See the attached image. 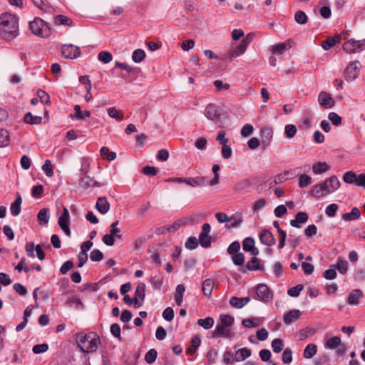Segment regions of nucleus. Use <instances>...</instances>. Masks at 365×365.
Segmentation results:
<instances>
[{
	"label": "nucleus",
	"mask_w": 365,
	"mask_h": 365,
	"mask_svg": "<svg viewBox=\"0 0 365 365\" xmlns=\"http://www.w3.org/2000/svg\"><path fill=\"white\" fill-rule=\"evenodd\" d=\"M19 35V18L10 13L0 15V36L10 41Z\"/></svg>",
	"instance_id": "1"
},
{
	"label": "nucleus",
	"mask_w": 365,
	"mask_h": 365,
	"mask_svg": "<svg viewBox=\"0 0 365 365\" xmlns=\"http://www.w3.org/2000/svg\"><path fill=\"white\" fill-rule=\"evenodd\" d=\"M76 343L83 353H93L98 349L100 338L94 332L78 334Z\"/></svg>",
	"instance_id": "2"
},
{
	"label": "nucleus",
	"mask_w": 365,
	"mask_h": 365,
	"mask_svg": "<svg viewBox=\"0 0 365 365\" xmlns=\"http://www.w3.org/2000/svg\"><path fill=\"white\" fill-rule=\"evenodd\" d=\"M29 29L33 34L43 38H47L51 34L49 26L38 17H36L33 21L29 23Z\"/></svg>",
	"instance_id": "3"
},
{
	"label": "nucleus",
	"mask_w": 365,
	"mask_h": 365,
	"mask_svg": "<svg viewBox=\"0 0 365 365\" xmlns=\"http://www.w3.org/2000/svg\"><path fill=\"white\" fill-rule=\"evenodd\" d=\"M340 187V182L336 175L327 178L324 182L320 183V190L323 195H329L336 191Z\"/></svg>",
	"instance_id": "4"
},
{
	"label": "nucleus",
	"mask_w": 365,
	"mask_h": 365,
	"mask_svg": "<svg viewBox=\"0 0 365 365\" xmlns=\"http://www.w3.org/2000/svg\"><path fill=\"white\" fill-rule=\"evenodd\" d=\"M205 115L207 119L211 120L216 124L222 123L221 116L222 114L215 104L210 103L207 105L205 110Z\"/></svg>",
	"instance_id": "5"
},
{
	"label": "nucleus",
	"mask_w": 365,
	"mask_h": 365,
	"mask_svg": "<svg viewBox=\"0 0 365 365\" xmlns=\"http://www.w3.org/2000/svg\"><path fill=\"white\" fill-rule=\"evenodd\" d=\"M273 294L269 288L265 284H259L256 287L255 299L263 302L272 300Z\"/></svg>",
	"instance_id": "6"
},
{
	"label": "nucleus",
	"mask_w": 365,
	"mask_h": 365,
	"mask_svg": "<svg viewBox=\"0 0 365 365\" xmlns=\"http://www.w3.org/2000/svg\"><path fill=\"white\" fill-rule=\"evenodd\" d=\"M58 224L66 235L70 237L71 234L69 227L70 214L68 210L66 207H63L62 213L58 220Z\"/></svg>",
	"instance_id": "7"
},
{
	"label": "nucleus",
	"mask_w": 365,
	"mask_h": 365,
	"mask_svg": "<svg viewBox=\"0 0 365 365\" xmlns=\"http://www.w3.org/2000/svg\"><path fill=\"white\" fill-rule=\"evenodd\" d=\"M358 65H360L359 61H355L346 66L344 71V76L346 81H352L357 78L360 71Z\"/></svg>",
	"instance_id": "8"
},
{
	"label": "nucleus",
	"mask_w": 365,
	"mask_h": 365,
	"mask_svg": "<svg viewBox=\"0 0 365 365\" xmlns=\"http://www.w3.org/2000/svg\"><path fill=\"white\" fill-rule=\"evenodd\" d=\"M61 53L66 58L74 59L80 56L81 50L78 46L73 44H66L61 48Z\"/></svg>",
	"instance_id": "9"
},
{
	"label": "nucleus",
	"mask_w": 365,
	"mask_h": 365,
	"mask_svg": "<svg viewBox=\"0 0 365 365\" xmlns=\"http://www.w3.org/2000/svg\"><path fill=\"white\" fill-rule=\"evenodd\" d=\"M185 180L184 183L192 187H205L210 185V180L207 177L204 176L185 178Z\"/></svg>",
	"instance_id": "10"
},
{
	"label": "nucleus",
	"mask_w": 365,
	"mask_h": 365,
	"mask_svg": "<svg viewBox=\"0 0 365 365\" xmlns=\"http://www.w3.org/2000/svg\"><path fill=\"white\" fill-rule=\"evenodd\" d=\"M318 101L324 108H331L334 106V101L331 95L325 91H321L318 96Z\"/></svg>",
	"instance_id": "11"
},
{
	"label": "nucleus",
	"mask_w": 365,
	"mask_h": 365,
	"mask_svg": "<svg viewBox=\"0 0 365 365\" xmlns=\"http://www.w3.org/2000/svg\"><path fill=\"white\" fill-rule=\"evenodd\" d=\"M259 238L261 243L264 245L272 246L275 244V238L269 230H262L259 235Z\"/></svg>",
	"instance_id": "12"
},
{
	"label": "nucleus",
	"mask_w": 365,
	"mask_h": 365,
	"mask_svg": "<svg viewBox=\"0 0 365 365\" xmlns=\"http://www.w3.org/2000/svg\"><path fill=\"white\" fill-rule=\"evenodd\" d=\"M79 185L84 189H88L91 187H102L106 185L104 182H100L94 180L93 178H91L88 175H85V177L82 178L79 180Z\"/></svg>",
	"instance_id": "13"
},
{
	"label": "nucleus",
	"mask_w": 365,
	"mask_h": 365,
	"mask_svg": "<svg viewBox=\"0 0 365 365\" xmlns=\"http://www.w3.org/2000/svg\"><path fill=\"white\" fill-rule=\"evenodd\" d=\"M212 336L213 338H231L232 336V333L230 329H227L226 327L217 323L215 330L212 333Z\"/></svg>",
	"instance_id": "14"
},
{
	"label": "nucleus",
	"mask_w": 365,
	"mask_h": 365,
	"mask_svg": "<svg viewBox=\"0 0 365 365\" xmlns=\"http://www.w3.org/2000/svg\"><path fill=\"white\" fill-rule=\"evenodd\" d=\"M301 314L302 312L297 309L291 310L287 313H284L283 315L284 323L286 325H289L291 323L297 321L299 319Z\"/></svg>",
	"instance_id": "15"
},
{
	"label": "nucleus",
	"mask_w": 365,
	"mask_h": 365,
	"mask_svg": "<svg viewBox=\"0 0 365 365\" xmlns=\"http://www.w3.org/2000/svg\"><path fill=\"white\" fill-rule=\"evenodd\" d=\"M96 210L103 215L106 214L110 209V203L106 197H100L96 204Z\"/></svg>",
	"instance_id": "16"
},
{
	"label": "nucleus",
	"mask_w": 365,
	"mask_h": 365,
	"mask_svg": "<svg viewBox=\"0 0 365 365\" xmlns=\"http://www.w3.org/2000/svg\"><path fill=\"white\" fill-rule=\"evenodd\" d=\"M262 143L264 148L269 146L273 136V130L270 128H263L261 129Z\"/></svg>",
	"instance_id": "17"
},
{
	"label": "nucleus",
	"mask_w": 365,
	"mask_h": 365,
	"mask_svg": "<svg viewBox=\"0 0 365 365\" xmlns=\"http://www.w3.org/2000/svg\"><path fill=\"white\" fill-rule=\"evenodd\" d=\"M250 301V298L249 297H232L230 299V304L236 309H241L245 305H246Z\"/></svg>",
	"instance_id": "18"
},
{
	"label": "nucleus",
	"mask_w": 365,
	"mask_h": 365,
	"mask_svg": "<svg viewBox=\"0 0 365 365\" xmlns=\"http://www.w3.org/2000/svg\"><path fill=\"white\" fill-rule=\"evenodd\" d=\"M75 113H71L69 117L72 119L85 120L91 116V112L88 110L82 111L79 105L74 106Z\"/></svg>",
	"instance_id": "19"
},
{
	"label": "nucleus",
	"mask_w": 365,
	"mask_h": 365,
	"mask_svg": "<svg viewBox=\"0 0 365 365\" xmlns=\"http://www.w3.org/2000/svg\"><path fill=\"white\" fill-rule=\"evenodd\" d=\"M291 40H288L286 42L274 44L272 46L271 51L274 54H282L291 48Z\"/></svg>",
	"instance_id": "20"
},
{
	"label": "nucleus",
	"mask_w": 365,
	"mask_h": 365,
	"mask_svg": "<svg viewBox=\"0 0 365 365\" xmlns=\"http://www.w3.org/2000/svg\"><path fill=\"white\" fill-rule=\"evenodd\" d=\"M214 280L210 278L205 279L202 284V291L205 296L210 297L214 288Z\"/></svg>",
	"instance_id": "21"
},
{
	"label": "nucleus",
	"mask_w": 365,
	"mask_h": 365,
	"mask_svg": "<svg viewBox=\"0 0 365 365\" xmlns=\"http://www.w3.org/2000/svg\"><path fill=\"white\" fill-rule=\"evenodd\" d=\"M362 297L363 292L361 289H354L349 293L347 302L351 305H356L359 304V299Z\"/></svg>",
	"instance_id": "22"
},
{
	"label": "nucleus",
	"mask_w": 365,
	"mask_h": 365,
	"mask_svg": "<svg viewBox=\"0 0 365 365\" xmlns=\"http://www.w3.org/2000/svg\"><path fill=\"white\" fill-rule=\"evenodd\" d=\"M22 202V198L19 193H17V196L16 200L13 203H11L10 207L11 214L16 217L19 215L21 212V205Z\"/></svg>",
	"instance_id": "23"
},
{
	"label": "nucleus",
	"mask_w": 365,
	"mask_h": 365,
	"mask_svg": "<svg viewBox=\"0 0 365 365\" xmlns=\"http://www.w3.org/2000/svg\"><path fill=\"white\" fill-rule=\"evenodd\" d=\"M248 46V44L243 40L241 41L239 45H237L234 50L231 51L228 56L230 57L239 56L244 53Z\"/></svg>",
	"instance_id": "24"
},
{
	"label": "nucleus",
	"mask_w": 365,
	"mask_h": 365,
	"mask_svg": "<svg viewBox=\"0 0 365 365\" xmlns=\"http://www.w3.org/2000/svg\"><path fill=\"white\" fill-rule=\"evenodd\" d=\"M188 223L187 217H183L181 219H178L173 222V225L167 226L165 227L166 231L168 232H173L178 230L182 225H185Z\"/></svg>",
	"instance_id": "25"
},
{
	"label": "nucleus",
	"mask_w": 365,
	"mask_h": 365,
	"mask_svg": "<svg viewBox=\"0 0 365 365\" xmlns=\"http://www.w3.org/2000/svg\"><path fill=\"white\" fill-rule=\"evenodd\" d=\"M34 4L40 9L41 10L44 11L45 12L51 14L54 11L53 8L46 1L44 0H31Z\"/></svg>",
	"instance_id": "26"
},
{
	"label": "nucleus",
	"mask_w": 365,
	"mask_h": 365,
	"mask_svg": "<svg viewBox=\"0 0 365 365\" xmlns=\"http://www.w3.org/2000/svg\"><path fill=\"white\" fill-rule=\"evenodd\" d=\"M341 41V36H330L328 37L324 41L322 42V46L323 49L327 51L334 46L336 43H339Z\"/></svg>",
	"instance_id": "27"
},
{
	"label": "nucleus",
	"mask_w": 365,
	"mask_h": 365,
	"mask_svg": "<svg viewBox=\"0 0 365 365\" xmlns=\"http://www.w3.org/2000/svg\"><path fill=\"white\" fill-rule=\"evenodd\" d=\"M361 216L359 210L354 207L351 209L350 212L344 213L342 215V219L345 221H351L359 219Z\"/></svg>",
	"instance_id": "28"
},
{
	"label": "nucleus",
	"mask_w": 365,
	"mask_h": 365,
	"mask_svg": "<svg viewBox=\"0 0 365 365\" xmlns=\"http://www.w3.org/2000/svg\"><path fill=\"white\" fill-rule=\"evenodd\" d=\"M185 291V287L183 284H178L176 287L175 293V301L178 306H181L183 302V294Z\"/></svg>",
	"instance_id": "29"
},
{
	"label": "nucleus",
	"mask_w": 365,
	"mask_h": 365,
	"mask_svg": "<svg viewBox=\"0 0 365 365\" xmlns=\"http://www.w3.org/2000/svg\"><path fill=\"white\" fill-rule=\"evenodd\" d=\"M24 121L30 125H38L42 122V117L35 115L34 116L31 112H28L25 114Z\"/></svg>",
	"instance_id": "30"
},
{
	"label": "nucleus",
	"mask_w": 365,
	"mask_h": 365,
	"mask_svg": "<svg viewBox=\"0 0 365 365\" xmlns=\"http://www.w3.org/2000/svg\"><path fill=\"white\" fill-rule=\"evenodd\" d=\"M246 269L250 271H262L264 269V267L263 266L260 265L257 257H252V259L247 263Z\"/></svg>",
	"instance_id": "31"
},
{
	"label": "nucleus",
	"mask_w": 365,
	"mask_h": 365,
	"mask_svg": "<svg viewBox=\"0 0 365 365\" xmlns=\"http://www.w3.org/2000/svg\"><path fill=\"white\" fill-rule=\"evenodd\" d=\"M251 350L246 347L240 349L236 351L235 361H244L247 358L250 357L251 356Z\"/></svg>",
	"instance_id": "32"
},
{
	"label": "nucleus",
	"mask_w": 365,
	"mask_h": 365,
	"mask_svg": "<svg viewBox=\"0 0 365 365\" xmlns=\"http://www.w3.org/2000/svg\"><path fill=\"white\" fill-rule=\"evenodd\" d=\"M329 170V166L325 162H317L312 166L313 173L315 174H322Z\"/></svg>",
	"instance_id": "33"
},
{
	"label": "nucleus",
	"mask_w": 365,
	"mask_h": 365,
	"mask_svg": "<svg viewBox=\"0 0 365 365\" xmlns=\"http://www.w3.org/2000/svg\"><path fill=\"white\" fill-rule=\"evenodd\" d=\"M56 25H66L71 26L73 25V20L64 15H57L54 19Z\"/></svg>",
	"instance_id": "34"
},
{
	"label": "nucleus",
	"mask_w": 365,
	"mask_h": 365,
	"mask_svg": "<svg viewBox=\"0 0 365 365\" xmlns=\"http://www.w3.org/2000/svg\"><path fill=\"white\" fill-rule=\"evenodd\" d=\"M234 317L229 314H221L218 319V323L227 328L231 327L234 324Z\"/></svg>",
	"instance_id": "35"
},
{
	"label": "nucleus",
	"mask_w": 365,
	"mask_h": 365,
	"mask_svg": "<svg viewBox=\"0 0 365 365\" xmlns=\"http://www.w3.org/2000/svg\"><path fill=\"white\" fill-rule=\"evenodd\" d=\"M192 344L187 349V354L189 355H193L196 352V349L200 346L201 340L197 336H195L192 339Z\"/></svg>",
	"instance_id": "36"
},
{
	"label": "nucleus",
	"mask_w": 365,
	"mask_h": 365,
	"mask_svg": "<svg viewBox=\"0 0 365 365\" xmlns=\"http://www.w3.org/2000/svg\"><path fill=\"white\" fill-rule=\"evenodd\" d=\"M317 351V346L314 344H309L304 349L303 356L306 359L312 358Z\"/></svg>",
	"instance_id": "37"
},
{
	"label": "nucleus",
	"mask_w": 365,
	"mask_h": 365,
	"mask_svg": "<svg viewBox=\"0 0 365 365\" xmlns=\"http://www.w3.org/2000/svg\"><path fill=\"white\" fill-rule=\"evenodd\" d=\"M335 269H338L341 274H345L347 271L348 262L341 257H338L336 264H332Z\"/></svg>",
	"instance_id": "38"
},
{
	"label": "nucleus",
	"mask_w": 365,
	"mask_h": 365,
	"mask_svg": "<svg viewBox=\"0 0 365 365\" xmlns=\"http://www.w3.org/2000/svg\"><path fill=\"white\" fill-rule=\"evenodd\" d=\"M100 153L102 158L108 161L114 160L116 158L115 153L110 151L107 147H102L100 150Z\"/></svg>",
	"instance_id": "39"
},
{
	"label": "nucleus",
	"mask_w": 365,
	"mask_h": 365,
	"mask_svg": "<svg viewBox=\"0 0 365 365\" xmlns=\"http://www.w3.org/2000/svg\"><path fill=\"white\" fill-rule=\"evenodd\" d=\"M49 209L43 208L38 213L37 217L40 224H47L49 220L48 215Z\"/></svg>",
	"instance_id": "40"
},
{
	"label": "nucleus",
	"mask_w": 365,
	"mask_h": 365,
	"mask_svg": "<svg viewBox=\"0 0 365 365\" xmlns=\"http://www.w3.org/2000/svg\"><path fill=\"white\" fill-rule=\"evenodd\" d=\"M9 133L6 129L0 130V148L6 147L9 144Z\"/></svg>",
	"instance_id": "41"
},
{
	"label": "nucleus",
	"mask_w": 365,
	"mask_h": 365,
	"mask_svg": "<svg viewBox=\"0 0 365 365\" xmlns=\"http://www.w3.org/2000/svg\"><path fill=\"white\" fill-rule=\"evenodd\" d=\"M197 324L205 329H209L214 325V319L210 317H207L205 319H200L197 320Z\"/></svg>",
	"instance_id": "42"
},
{
	"label": "nucleus",
	"mask_w": 365,
	"mask_h": 365,
	"mask_svg": "<svg viewBox=\"0 0 365 365\" xmlns=\"http://www.w3.org/2000/svg\"><path fill=\"white\" fill-rule=\"evenodd\" d=\"M342 48H343V50L348 53L356 52V41L349 40V41H346L343 44Z\"/></svg>",
	"instance_id": "43"
},
{
	"label": "nucleus",
	"mask_w": 365,
	"mask_h": 365,
	"mask_svg": "<svg viewBox=\"0 0 365 365\" xmlns=\"http://www.w3.org/2000/svg\"><path fill=\"white\" fill-rule=\"evenodd\" d=\"M135 297L140 298L142 301L144 300L145 297V284L143 282H140L136 287L135 292Z\"/></svg>",
	"instance_id": "44"
},
{
	"label": "nucleus",
	"mask_w": 365,
	"mask_h": 365,
	"mask_svg": "<svg viewBox=\"0 0 365 365\" xmlns=\"http://www.w3.org/2000/svg\"><path fill=\"white\" fill-rule=\"evenodd\" d=\"M340 344H341V339L339 336H333L327 341L325 346L329 349H335Z\"/></svg>",
	"instance_id": "45"
},
{
	"label": "nucleus",
	"mask_w": 365,
	"mask_h": 365,
	"mask_svg": "<svg viewBox=\"0 0 365 365\" xmlns=\"http://www.w3.org/2000/svg\"><path fill=\"white\" fill-rule=\"evenodd\" d=\"M145 58V53L143 49H136L132 54V59L135 63H140Z\"/></svg>",
	"instance_id": "46"
},
{
	"label": "nucleus",
	"mask_w": 365,
	"mask_h": 365,
	"mask_svg": "<svg viewBox=\"0 0 365 365\" xmlns=\"http://www.w3.org/2000/svg\"><path fill=\"white\" fill-rule=\"evenodd\" d=\"M297 131L296 125L293 124H289L284 127V134L287 138H292L294 137Z\"/></svg>",
	"instance_id": "47"
},
{
	"label": "nucleus",
	"mask_w": 365,
	"mask_h": 365,
	"mask_svg": "<svg viewBox=\"0 0 365 365\" xmlns=\"http://www.w3.org/2000/svg\"><path fill=\"white\" fill-rule=\"evenodd\" d=\"M358 176L356 174L352 171H347L344 174L343 180L346 183L351 184L353 182H356L357 181Z\"/></svg>",
	"instance_id": "48"
},
{
	"label": "nucleus",
	"mask_w": 365,
	"mask_h": 365,
	"mask_svg": "<svg viewBox=\"0 0 365 365\" xmlns=\"http://www.w3.org/2000/svg\"><path fill=\"white\" fill-rule=\"evenodd\" d=\"M158 352L155 349H150L145 355V361L148 364H153L157 359Z\"/></svg>",
	"instance_id": "49"
},
{
	"label": "nucleus",
	"mask_w": 365,
	"mask_h": 365,
	"mask_svg": "<svg viewBox=\"0 0 365 365\" xmlns=\"http://www.w3.org/2000/svg\"><path fill=\"white\" fill-rule=\"evenodd\" d=\"M214 240H212L211 236L209 235L202 237V235H199V243L203 248H209L211 247L212 242Z\"/></svg>",
	"instance_id": "50"
},
{
	"label": "nucleus",
	"mask_w": 365,
	"mask_h": 365,
	"mask_svg": "<svg viewBox=\"0 0 365 365\" xmlns=\"http://www.w3.org/2000/svg\"><path fill=\"white\" fill-rule=\"evenodd\" d=\"M123 302L128 304L131 305L134 304V307L135 308H138L142 306L143 302H139L138 299L136 297H134L133 298H130L129 295H125L123 297Z\"/></svg>",
	"instance_id": "51"
},
{
	"label": "nucleus",
	"mask_w": 365,
	"mask_h": 365,
	"mask_svg": "<svg viewBox=\"0 0 365 365\" xmlns=\"http://www.w3.org/2000/svg\"><path fill=\"white\" fill-rule=\"evenodd\" d=\"M108 114L110 118H115L118 121H121L123 119V114L119 112L114 107H111L108 109Z\"/></svg>",
	"instance_id": "52"
},
{
	"label": "nucleus",
	"mask_w": 365,
	"mask_h": 365,
	"mask_svg": "<svg viewBox=\"0 0 365 365\" xmlns=\"http://www.w3.org/2000/svg\"><path fill=\"white\" fill-rule=\"evenodd\" d=\"M294 20L299 24H305L308 21V17L304 11H298L295 13Z\"/></svg>",
	"instance_id": "53"
},
{
	"label": "nucleus",
	"mask_w": 365,
	"mask_h": 365,
	"mask_svg": "<svg viewBox=\"0 0 365 365\" xmlns=\"http://www.w3.org/2000/svg\"><path fill=\"white\" fill-rule=\"evenodd\" d=\"M284 343L282 339L277 338L272 341V348L274 353H279L282 351Z\"/></svg>",
	"instance_id": "54"
},
{
	"label": "nucleus",
	"mask_w": 365,
	"mask_h": 365,
	"mask_svg": "<svg viewBox=\"0 0 365 365\" xmlns=\"http://www.w3.org/2000/svg\"><path fill=\"white\" fill-rule=\"evenodd\" d=\"M150 284H152V286L153 287L154 289H158V290H160L161 289V287L163 284V277H158V276H154V277H150Z\"/></svg>",
	"instance_id": "55"
},
{
	"label": "nucleus",
	"mask_w": 365,
	"mask_h": 365,
	"mask_svg": "<svg viewBox=\"0 0 365 365\" xmlns=\"http://www.w3.org/2000/svg\"><path fill=\"white\" fill-rule=\"evenodd\" d=\"M119 223L118 220L113 222L110 225V234L113 235L117 239H122V235L120 234V230L117 227Z\"/></svg>",
	"instance_id": "56"
},
{
	"label": "nucleus",
	"mask_w": 365,
	"mask_h": 365,
	"mask_svg": "<svg viewBox=\"0 0 365 365\" xmlns=\"http://www.w3.org/2000/svg\"><path fill=\"white\" fill-rule=\"evenodd\" d=\"M312 183V178L307 174H302L299 178V186L304 187Z\"/></svg>",
	"instance_id": "57"
},
{
	"label": "nucleus",
	"mask_w": 365,
	"mask_h": 365,
	"mask_svg": "<svg viewBox=\"0 0 365 365\" xmlns=\"http://www.w3.org/2000/svg\"><path fill=\"white\" fill-rule=\"evenodd\" d=\"M37 96L43 104H45V105L51 104L49 95L46 91H44L43 90H38L37 91Z\"/></svg>",
	"instance_id": "58"
},
{
	"label": "nucleus",
	"mask_w": 365,
	"mask_h": 365,
	"mask_svg": "<svg viewBox=\"0 0 365 365\" xmlns=\"http://www.w3.org/2000/svg\"><path fill=\"white\" fill-rule=\"evenodd\" d=\"M232 262L236 266H241L245 262V255L242 252H238L232 255Z\"/></svg>",
	"instance_id": "59"
},
{
	"label": "nucleus",
	"mask_w": 365,
	"mask_h": 365,
	"mask_svg": "<svg viewBox=\"0 0 365 365\" xmlns=\"http://www.w3.org/2000/svg\"><path fill=\"white\" fill-rule=\"evenodd\" d=\"M292 351L287 348L284 350L282 356V361L284 364H290L292 361Z\"/></svg>",
	"instance_id": "60"
},
{
	"label": "nucleus",
	"mask_w": 365,
	"mask_h": 365,
	"mask_svg": "<svg viewBox=\"0 0 365 365\" xmlns=\"http://www.w3.org/2000/svg\"><path fill=\"white\" fill-rule=\"evenodd\" d=\"M199 239L197 240L195 237H190L186 241L185 246L188 250H194L199 245Z\"/></svg>",
	"instance_id": "61"
},
{
	"label": "nucleus",
	"mask_w": 365,
	"mask_h": 365,
	"mask_svg": "<svg viewBox=\"0 0 365 365\" xmlns=\"http://www.w3.org/2000/svg\"><path fill=\"white\" fill-rule=\"evenodd\" d=\"M255 240L252 237H246L242 242V248L245 252H249L255 246Z\"/></svg>",
	"instance_id": "62"
},
{
	"label": "nucleus",
	"mask_w": 365,
	"mask_h": 365,
	"mask_svg": "<svg viewBox=\"0 0 365 365\" xmlns=\"http://www.w3.org/2000/svg\"><path fill=\"white\" fill-rule=\"evenodd\" d=\"M90 259L93 262H100L103 259V254L98 249H94L90 254Z\"/></svg>",
	"instance_id": "63"
},
{
	"label": "nucleus",
	"mask_w": 365,
	"mask_h": 365,
	"mask_svg": "<svg viewBox=\"0 0 365 365\" xmlns=\"http://www.w3.org/2000/svg\"><path fill=\"white\" fill-rule=\"evenodd\" d=\"M98 58L103 63H108L112 61L113 56L108 51H101L98 53Z\"/></svg>",
	"instance_id": "64"
}]
</instances>
